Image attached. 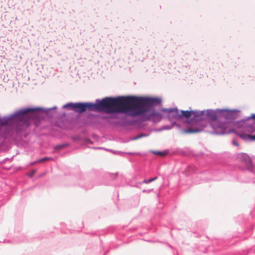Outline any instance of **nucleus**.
<instances>
[{"label":"nucleus","instance_id":"1","mask_svg":"<svg viewBox=\"0 0 255 255\" xmlns=\"http://www.w3.org/2000/svg\"><path fill=\"white\" fill-rule=\"evenodd\" d=\"M57 109L56 106L50 108L27 107L18 109L3 117L11 134L14 132L17 135H22L26 138L29 133L25 131L31 124L37 128L45 118L53 119L57 113Z\"/></svg>","mask_w":255,"mask_h":255},{"label":"nucleus","instance_id":"2","mask_svg":"<svg viewBox=\"0 0 255 255\" xmlns=\"http://www.w3.org/2000/svg\"><path fill=\"white\" fill-rule=\"evenodd\" d=\"M128 104L126 96L105 97L97 99L91 102L88 112L99 113V118L107 121L108 124L113 127H127L130 126V107L123 105Z\"/></svg>","mask_w":255,"mask_h":255},{"label":"nucleus","instance_id":"3","mask_svg":"<svg viewBox=\"0 0 255 255\" xmlns=\"http://www.w3.org/2000/svg\"><path fill=\"white\" fill-rule=\"evenodd\" d=\"M191 126L186 127L181 129L183 134L199 133L204 130L206 125L209 124L213 128L211 133L216 135H222L223 131H220V109H208L203 110H192Z\"/></svg>","mask_w":255,"mask_h":255},{"label":"nucleus","instance_id":"4","mask_svg":"<svg viewBox=\"0 0 255 255\" xmlns=\"http://www.w3.org/2000/svg\"><path fill=\"white\" fill-rule=\"evenodd\" d=\"M130 126L136 125L141 128L146 125L144 122L151 121L154 124L159 123L163 118L164 114L159 110H155L154 107H145L144 108H130Z\"/></svg>","mask_w":255,"mask_h":255},{"label":"nucleus","instance_id":"5","mask_svg":"<svg viewBox=\"0 0 255 255\" xmlns=\"http://www.w3.org/2000/svg\"><path fill=\"white\" fill-rule=\"evenodd\" d=\"M118 173H111L104 171L95 170L86 176L84 174L79 176V182L77 185L85 190L92 189L95 186L108 185V181L115 180Z\"/></svg>","mask_w":255,"mask_h":255},{"label":"nucleus","instance_id":"6","mask_svg":"<svg viewBox=\"0 0 255 255\" xmlns=\"http://www.w3.org/2000/svg\"><path fill=\"white\" fill-rule=\"evenodd\" d=\"M160 111L164 114V119H167L170 122L174 121H182L186 127L191 126L192 110H179L177 107L173 108H162Z\"/></svg>","mask_w":255,"mask_h":255},{"label":"nucleus","instance_id":"7","mask_svg":"<svg viewBox=\"0 0 255 255\" xmlns=\"http://www.w3.org/2000/svg\"><path fill=\"white\" fill-rule=\"evenodd\" d=\"M241 111L238 109H220V131L222 135L229 133L227 130V124H232L240 116Z\"/></svg>","mask_w":255,"mask_h":255},{"label":"nucleus","instance_id":"8","mask_svg":"<svg viewBox=\"0 0 255 255\" xmlns=\"http://www.w3.org/2000/svg\"><path fill=\"white\" fill-rule=\"evenodd\" d=\"M128 104H140L145 107H154L162 105V99L158 97L126 96Z\"/></svg>","mask_w":255,"mask_h":255},{"label":"nucleus","instance_id":"9","mask_svg":"<svg viewBox=\"0 0 255 255\" xmlns=\"http://www.w3.org/2000/svg\"><path fill=\"white\" fill-rule=\"evenodd\" d=\"M91 102H68L62 108L68 111H73L79 114H85L89 111Z\"/></svg>","mask_w":255,"mask_h":255},{"label":"nucleus","instance_id":"10","mask_svg":"<svg viewBox=\"0 0 255 255\" xmlns=\"http://www.w3.org/2000/svg\"><path fill=\"white\" fill-rule=\"evenodd\" d=\"M10 134V131L7 127L4 117L0 116V137H6Z\"/></svg>","mask_w":255,"mask_h":255},{"label":"nucleus","instance_id":"11","mask_svg":"<svg viewBox=\"0 0 255 255\" xmlns=\"http://www.w3.org/2000/svg\"><path fill=\"white\" fill-rule=\"evenodd\" d=\"M80 115L78 114L75 118L71 119V123L78 126V128H81L83 126L89 124L88 119L81 117Z\"/></svg>","mask_w":255,"mask_h":255},{"label":"nucleus","instance_id":"12","mask_svg":"<svg viewBox=\"0 0 255 255\" xmlns=\"http://www.w3.org/2000/svg\"><path fill=\"white\" fill-rule=\"evenodd\" d=\"M236 158L240 162L244 163L247 166V168L253 162L250 156L247 153L244 152L238 153Z\"/></svg>","mask_w":255,"mask_h":255},{"label":"nucleus","instance_id":"13","mask_svg":"<svg viewBox=\"0 0 255 255\" xmlns=\"http://www.w3.org/2000/svg\"><path fill=\"white\" fill-rule=\"evenodd\" d=\"M235 133L245 141H255V133L252 135L243 131L239 132L235 131Z\"/></svg>","mask_w":255,"mask_h":255},{"label":"nucleus","instance_id":"14","mask_svg":"<svg viewBox=\"0 0 255 255\" xmlns=\"http://www.w3.org/2000/svg\"><path fill=\"white\" fill-rule=\"evenodd\" d=\"M174 126H176L177 127L180 128V132H181V129L183 128H181V126L179 124H177L176 122L174 121L173 122H171L170 125H166L162 126L160 128H152L150 129V131H156L159 132L164 130H170L173 128ZM182 133L181 132H180Z\"/></svg>","mask_w":255,"mask_h":255},{"label":"nucleus","instance_id":"15","mask_svg":"<svg viewBox=\"0 0 255 255\" xmlns=\"http://www.w3.org/2000/svg\"><path fill=\"white\" fill-rule=\"evenodd\" d=\"M88 112H89L87 113H88L87 119H88L89 121V124H101V123L97 120V118L100 117V115Z\"/></svg>","mask_w":255,"mask_h":255},{"label":"nucleus","instance_id":"16","mask_svg":"<svg viewBox=\"0 0 255 255\" xmlns=\"http://www.w3.org/2000/svg\"><path fill=\"white\" fill-rule=\"evenodd\" d=\"M185 151L180 148H176L174 149H170L169 155L172 156L174 155H185Z\"/></svg>","mask_w":255,"mask_h":255},{"label":"nucleus","instance_id":"17","mask_svg":"<svg viewBox=\"0 0 255 255\" xmlns=\"http://www.w3.org/2000/svg\"><path fill=\"white\" fill-rule=\"evenodd\" d=\"M150 152L155 155L165 156L169 155V149H166L163 150H151Z\"/></svg>","mask_w":255,"mask_h":255},{"label":"nucleus","instance_id":"18","mask_svg":"<svg viewBox=\"0 0 255 255\" xmlns=\"http://www.w3.org/2000/svg\"><path fill=\"white\" fill-rule=\"evenodd\" d=\"M246 128L249 132H254L255 131V120L252 121L250 123H247Z\"/></svg>","mask_w":255,"mask_h":255},{"label":"nucleus","instance_id":"19","mask_svg":"<svg viewBox=\"0 0 255 255\" xmlns=\"http://www.w3.org/2000/svg\"><path fill=\"white\" fill-rule=\"evenodd\" d=\"M232 124H233V125L234 126H235L236 127H237L239 128H246V126L247 125V124H245V121H243V119L239 120V121H236V120H235V121H234V122L233 123H232Z\"/></svg>","mask_w":255,"mask_h":255},{"label":"nucleus","instance_id":"20","mask_svg":"<svg viewBox=\"0 0 255 255\" xmlns=\"http://www.w3.org/2000/svg\"><path fill=\"white\" fill-rule=\"evenodd\" d=\"M70 145V143L68 142L62 143L58 144L55 145L53 147V149L55 151H59L64 148L69 146Z\"/></svg>","mask_w":255,"mask_h":255},{"label":"nucleus","instance_id":"21","mask_svg":"<svg viewBox=\"0 0 255 255\" xmlns=\"http://www.w3.org/2000/svg\"><path fill=\"white\" fill-rule=\"evenodd\" d=\"M243 120L245 121V124L250 123L252 121L255 120V114H252L250 116H248Z\"/></svg>","mask_w":255,"mask_h":255},{"label":"nucleus","instance_id":"22","mask_svg":"<svg viewBox=\"0 0 255 255\" xmlns=\"http://www.w3.org/2000/svg\"><path fill=\"white\" fill-rule=\"evenodd\" d=\"M55 126L60 128H63L64 122L63 120L60 119H57L55 122Z\"/></svg>","mask_w":255,"mask_h":255},{"label":"nucleus","instance_id":"23","mask_svg":"<svg viewBox=\"0 0 255 255\" xmlns=\"http://www.w3.org/2000/svg\"><path fill=\"white\" fill-rule=\"evenodd\" d=\"M54 159L52 157L45 156L37 160V162H43L49 160H53Z\"/></svg>","mask_w":255,"mask_h":255},{"label":"nucleus","instance_id":"24","mask_svg":"<svg viewBox=\"0 0 255 255\" xmlns=\"http://www.w3.org/2000/svg\"><path fill=\"white\" fill-rule=\"evenodd\" d=\"M157 176H154L152 178H150L148 179H144L141 183H145V184H148L151 183V182H153L156 180L157 179Z\"/></svg>","mask_w":255,"mask_h":255},{"label":"nucleus","instance_id":"25","mask_svg":"<svg viewBox=\"0 0 255 255\" xmlns=\"http://www.w3.org/2000/svg\"><path fill=\"white\" fill-rule=\"evenodd\" d=\"M163 244L166 245L168 247H169V248H170L172 250L173 255H175V252L176 253L177 255H178V251H177V249H174L171 245H170L167 242H164Z\"/></svg>","mask_w":255,"mask_h":255},{"label":"nucleus","instance_id":"26","mask_svg":"<svg viewBox=\"0 0 255 255\" xmlns=\"http://www.w3.org/2000/svg\"><path fill=\"white\" fill-rule=\"evenodd\" d=\"M99 234H100V236L106 235L110 232V229H103L101 230H98Z\"/></svg>","mask_w":255,"mask_h":255},{"label":"nucleus","instance_id":"27","mask_svg":"<svg viewBox=\"0 0 255 255\" xmlns=\"http://www.w3.org/2000/svg\"><path fill=\"white\" fill-rule=\"evenodd\" d=\"M105 150L110 151L111 152H112V153H113L115 154H121L122 156H123V153H124V152H123V151H118V150H114L113 149H108V148L107 149H105Z\"/></svg>","mask_w":255,"mask_h":255},{"label":"nucleus","instance_id":"28","mask_svg":"<svg viewBox=\"0 0 255 255\" xmlns=\"http://www.w3.org/2000/svg\"><path fill=\"white\" fill-rule=\"evenodd\" d=\"M248 169L255 175V165L254 164L253 162L251 163V165L249 166Z\"/></svg>","mask_w":255,"mask_h":255},{"label":"nucleus","instance_id":"29","mask_svg":"<svg viewBox=\"0 0 255 255\" xmlns=\"http://www.w3.org/2000/svg\"><path fill=\"white\" fill-rule=\"evenodd\" d=\"M71 139L73 140V141L76 142L78 141L82 140L83 139V138H82L79 135H75L71 136Z\"/></svg>","mask_w":255,"mask_h":255},{"label":"nucleus","instance_id":"30","mask_svg":"<svg viewBox=\"0 0 255 255\" xmlns=\"http://www.w3.org/2000/svg\"><path fill=\"white\" fill-rule=\"evenodd\" d=\"M86 234H87L88 235H89L91 236H98L99 238L100 237V234H99V231L98 230L94 231V232L86 233Z\"/></svg>","mask_w":255,"mask_h":255},{"label":"nucleus","instance_id":"31","mask_svg":"<svg viewBox=\"0 0 255 255\" xmlns=\"http://www.w3.org/2000/svg\"><path fill=\"white\" fill-rule=\"evenodd\" d=\"M152 131H150V130L147 132V133H144V132H141V133H140L138 134V135H139V138H142V137H147L148 136H149L150 134V133Z\"/></svg>","mask_w":255,"mask_h":255},{"label":"nucleus","instance_id":"32","mask_svg":"<svg viewBox=\"0 0 255 255\" xmlns=\"http://www.w3.org/2000/svg\"><path fill=\"white\" fill-rule=\"evenodd\" d=\"M123 154H128L130 155H139L140 154V152H124L123 153Z\"/></svg>","mask_w":255,"mask_h":255},{"label":"nucleus","instance_id":"33","mask_svg":"<svg viewBox=\"0 0 255 255\" xmlns=\"http://www.w3.org/2000/svg\"><path fill=\"white\" fill-rule=\"evenodd\" d=\"M36 172V170L35 169H32L28 173L27 176L31 178L34 176V175L35 174Z\"/></svg>","mask_w":255,"mask_h":255},{"label":"nucleus","instance_id":"34","mask_svg":"<svg viewBox=\"0 0 255 255\" xmlns=\"http://www.w3.org/2000/svg\"><path fill=\"white\" fill-rule=\"evenodd\" d=\"M232 143L233 145L235 146H238L239 145L238 139L236 138H234L232 139Z\"/></svg>","mask_w":255,"mask_h":255},{"label":"nucleus","instance_id":"35","mask_svg":"<svg viewBox=\"0 0 255 255\" xmlns=\"http://www.w3.org/2000/svg\"><path fill=\"white\" fill-rule=\"evenodd\" d=\"M138 139H140V138L139 137V135H138V134L136 136H134L130 137V138L129 139H128V141H127V142H128V141H129L135 140H137Z\"/></svg>","mask_w":255,"mask_h":255},{"label":"nucleus","instance_id":"36","mask_svg":"<svg viewBox=\"0 0 255 255\" xmlns=\"http://www.w3.org/2000/svg\"><path fill=\"white\" fill-rule=\"evenodd\" d=\"M82 140H84L85 141L88 143H92V140L90 139V138L87 137H83Z\"/></svg>","mask_w":255,"mask_h":255},{"label":"nucleus","instance_id":"37","mask_svg":"<svg viewBox=\"0 0 255 255\" xmlns=\"http://www.w3.org/2000/svg\"><path fill=\"white\" fill-rule=\"evenodd\" d=\"M153 189H148V190H146V189H143L142 190V192L143 193H149L150 192H151L152 191H153Z\"/></svg>","mask_w":255,"mask_h":255},{"label":"nucleus","instance_id":"38","mask_svg":"<svg viewBox=\"0 0 255 255\" xmlns=\"http://www.w3.org/2000/svg\"><path fill=\"white\" fill-rule=\"evenodd\" d=\"M27 240V239H26L25 238H23L21 240H15V242L16 243H19V242H25Z\"/></svg>","mask_w":255,"mask_h":255},{"label":"nucleus","instance_id":"39","mask_svg":"<svg viewBox=\"0 0 255 255\" xmlns=\"http://www.w3.org/2000/svg\"><path fill=\"white\" fill-rule=\"evenodd\" d=\"M0 243H2V241H0ZM11 241L10 240H4L3 241H2V243H11Z\"/></svg>","mask_w":255,"mask_h":255},{"label":"nucleus","instance_id":"40","mask_svg":"<svg viewBox=\"0 0 255 255\" xmlns=\"http://www.w3.org/2000/svg\"><path fill=\"white\" fill-rule=\"evenodd\" d=\"M87 132V129H84L81 130V133L83 134H86Z\"/></svg>","mask_w":255,"mask_h":255},{"label":"nucleus","instance_id":"41","mask_svg":"<svg viewBox=\"0 0 255 255\" xmlns=\"http://www.w3.org/2000/svg\"><path fill=\"white\" fill-rule=\"evenodd\" d=\"M39 163V162H37V160L34 162H31L30 163H29V165H34V164L35 163Z\"/></svg>","mask_w":255,"mask_h":255},{"label":"nucleus","instance_id":"42","mask_svg":"<svg viewBox=\"0 0 255 255\" xmlns=\"http://www.w3.org/2000/svg\"><path fill=\"white\" fill-rule=\"evenodd\" d=\"M93 148L95 149H104V150H105V149H106V148L102 147H93Z\"/></svg>","mask_w":255,"mask_h":255},{"label":"nucleus","instance_id":"43","mask_svg":"<svg viewBox=\"0 0 255 255\" xmlns=\"http://www.w3.org/2000/svg\"><path fill=\"white\" fill-rule=\"evenodd\" d=\"M99 241H100V245H103V240L100 238H99Z\"/></svg>","mask_w":255,"mask_h":255},{"label":"nucleus","instance_id":"44","mask_svg":"<svg viewBox=\"0 0 255 255\" xmlns=\"http://www.w3.org/2000/svg\"><path fill=\"white\" fill-rule=\"evenodd\" d=\"M110 251V249H109V250H108L106 251L105 252V253H104V254L103 255H107L109 253Z\"/></svg>","mask_w":255,"mask_h":255},{"label":"nucleus","instance_id":"45","mask_svg":"<svg viewBox=\"0 0 255 255\" xmlns=\"http://www.w3.org/2000/svg\"><path fill=\"white\" fill-rule=\"evenodd\" d=\"M66 116V113H63L61 115V117L62 118H63L64 117Z\"/></svg>","mask_w":255,"mask_h":255},{"label":"nucleus","instance_id":"46","mask_svg":"<svg viewBox=\"0 0 255 255\" xmlns=\"http://www.w3.org/2000/svg\"><path fill=\"white\" fill-rule=\"evenodd\" d=\"M148 242H152V243H155V242H156V241H150V240H148ZM157 242H159L158 241H157Z\"/></svg>","mask_w":255,"mask_h":255},{"label":"nucleus","instance_id":"47","mask_svg":"<svg viewBox=\"0 0 255 255\" xmlns=\"http://www.w3.org/2000/svg\"><path fill=\"white\" fill-rule=\"evenodd\" d=\"M92 136L93 138H95L96 136H97V135L96 134L94 133L92 135Z\"/></svg>","mask_w":255,"mask_h":255},{"label":"nucleus","instance_id":"48","mask_svg":"<svg viewBox=\"0 0 255 255\" xmlns=\"http://www.w3.org/2000/svg\"><path fill=\"white\" fill-rule=\"evenodd\" d=\"M100 247L102 248V249L103 250H104V245H100Z\"/></svg>","mask_w":255,"mask_h":255},{"label":"nucleus","instance_id":"49","mask_svg":"<svg viewBox=\"0 0 255 255\" xmlns=\"http://www.w3.org/2000/svg\"><path fill=\"white\" fill-rule=\"evenodd\" d=\"M6 159H8L7 158H5V159H4L3 161H5Z\"/></svg>","mask_w":255,"mask_h":255}]
</instances>
